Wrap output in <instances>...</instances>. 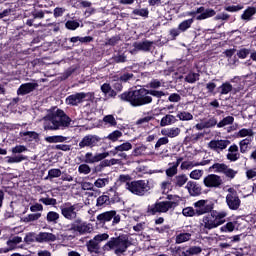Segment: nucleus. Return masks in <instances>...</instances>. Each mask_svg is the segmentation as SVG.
<instances>
[{"instance_id": "nucleus-60", "label": "nucleus", "mask_w": 256, "mask_h": 256, "mask_svg": "<svg viewBox=\"0 0 256 256\" xmlns=\"http://www.w3.org/2000/svg\"><path fill=\"white\" fill-rule=\"evenodd\" d=\"M225 11H228V13H237L238 11H241L243 9V5H232V6H226Z\"/></svg>"}, {"instance_id": "nucleus-38", "label": "nucleus", "mask_w": 256, "mask_h": 256, "mask_svg": "<svg viewBox=\"0 0 256 256\" xmlns=\"http://www.w3.org/2000/svg\"><path fill=\"white\" fill-rule=\"evenodd\" d=\"M220 95H228L233 91V85L229 82H224L220 87Z\"/></svg>"}, {"instance_id": "nucleus-12", "label": "nucleus", "mask_w": 256, "mask_h": 256, "mask_svg": "<svg viewBox=\"0 0 256 256\" xmlns=\"http://www.w3.org/2000/svg\"><path fill=\"white\" fill-rule=\"evenodd\" d=\"M82 208L83 205L79 203L72 204L71 202H66L60 205L61 215H63L65 219H68V221L77 219V212L81 211Z\"/></svg>"}, {"instance_id": "nucleus-62", "label": "nucleus", "mask_w": 256, "mask_h": 256, "mask_svg": "<svg viewBox=\"0 0 256 256\" xmlns=\"http://www.w3.org/2000/svg\"><path fill=\"white\" fill-rule=\"evenodd\" d=\"M24 241L27 243V245H31V243H37V236H35V233H29L25 236Z\"/></svg>"}, {"instance_id": "nucleus-23", "label": "nucleus", "mask_w": 256, "mask_h": 256, "mask_svg": "<svg viewBox=\"0 0 256 256\" xmlns=\"http://www.w3.org/2000/svg\"><path fill=\"white\" fill-rule=\"evenodd\" d=\"M131 149H133V144H131V142H124L112 149L110 154L115 157V155L123 153V151H131Z\"/></svg>"}, {"instance_id": "nucleus-49", "label": "nucleus", "mask_w": 256, "mask_h": 256, "mask_svg": "<svg viewBox=\"0 0 256 256\" xmlns=\"http://www.w3.org/2000/svg\"><path fill=\"white\" fill-rule=\"evenodd\" d=\"M62 172L59 168H52L48 171V178L49 179H55L57 177H61Z\"/></svg>"}, {"instance_id": "nucleus-29", "label": "nucleus", "mask_w": 256, "mask_h": 256, "mask_svg": "<svg viewBox=\"0 0 256 256\" xmlns=\"http://www.w3.org/2000/svg\"><path fill=\"white\" fill-rule=\"evenodd\" d=\"M189 181V178L187 177L186 174H179L176 175L174 178H172V183L174 187H183L185 183Z\"/></svg>"}, {"instance_id": "nucleus-31", "label": "nucleus", "mask_w": 256, "mask_h": 256, "mask_svg": "<svg viewBox=\"0 0 256 256\" xmlns=\"http://www.w3.org/2000/svg\"><path fill=\"white\" fill-rule=\"evenodd\" d=\"M67 139L69 138L63 135H54V136H48L44 138L46 143H65Z\"/></svg>"}, {"instance_id": "nucleus-54", "label": "nucleus", "mask_w": 256, "mask_h": 256, "mask_svg": "<svg viewBox=\"0 0 256 256\" xmlns=\"http://www.w3.org/2000/svg\"><path fill=\"white\" fill-rule=\"evenodd\" d=\"M119 41H121V36H112L111 38L106 39V45H110V47H115V45H117Z\"/></svg>"}, {"instance_id": "nucleus-33", "label": "nucleus", "mask_w": 256, "mask_h": 256, "mask_svg": "<svg viewBox=\"0 0 256 256\" xmlns=\"http://www.w3.org/2000/svg\"><path fill=\"white\" fill-rule=\"evenodd\" d=\"M177 122V118H175V116L171 115V114H167L166 116H164L161 121H160V126L161 127H167V125H171L173 123Z\"/></svg>"}, {"instance_id": "nucleus-58", "label": "nucleus", "mask_w": 256, "mask_h": 256, "mask_svg": "<svg viewBox=\"0 0 256 256\" xmlns=\"http://www.w3.org/2000/svg\"><path fill=\"white\" fill-rule=\"evenodd\" d=\"M78 172L83 173L84 175H89V173H91V167L89 166V164L84 162V164H81L78 167Z\"/></svg>"}, {"instance_id": "nucleus-19", "label": "nucleus", "mask_w": 256, "mask_h": 256, "mask_svg": "<svg viewBox=\"0 0 256 256\" xmlns=\"http://www.w3.org/2000/svg\"><path fill=\"white\" fill-rule=\"evenodd\" d=\"M186 189L191 197H199L203 191L201 185L195 181H188Z\"/></svg>"}, {"instance_id": "nucleus-42", "label": "nucleus", "mask_w": 256, "mask_h": 256, "mask_svg": "<svg viewBox=\"0 0 256 256\" xmlns=\"http://www.w3.org/2000/svg\"><path fill=\"white\" fill-rule=\"evenodd\" d=\"M173 187H175L173 185V178H168L161 183L162 191H173Z\"/></svg>"}, {"instance_id": "nucleus-51", "label": "nucleus", "mask_w": 256, "mask_h": 256, "mask_svg": "<svg viewBox=\"0 0 256 256\" xmlns=\"http://www.w3.org/2000/svg\"><path fill=\"white\" fill-rule=\"evenodd\" d=\"M104 123H108L110 127H117V120H115V116L113 115H106L103 118Z\"/></svg>"}, {"instance_id": "nucleus-47", "label": "nucleus", "mask_w": 256, "mask_h": 256, "mask_svg": "<svg viewBox=\"0 0 256 256\" xmlns=\"http://www.w3.org/2000/svg\"><path fill=\"white\" fill-rule=\"evenodd\" d=\"M79 22L77 20H68L65 23V27L66 29H68L69 31H75L76 29H79Z\"/></svg>"}, {"instance_id": "nucleus-50", "label": "nucleus", "mask_w": 256, "mask_h": 256, "mask_svg": "<svg viewBox=\"0 0 256 256\" xmlns=\"http://www.w3.org/2000/svg\"><path fill=\"white\" fill-rule=\"evenodd\" d=\"M254 135L253 129L242 128L238 132V137H253Z\"/></svg>"}, {"instance_id": "nucleus-40", "label": "nucleus", "mask_w": 256, "mask_h": 256, "mask_svg": "<svg viewBox=\"0 0 256 256\" xmlns=\"http://www.w3.org/2000/svg\"><path fill=\"white\" fill-rule=\"evenodd\" d=\"M234 121L235 118L233 116H227L217 124V127L221 129L222 127H226V125H233Z\"/></svg>"}, {"instance_id": "nucleus-25", "label": "nucleus", "mask_w": 256, "mask_h": 256, "mask_svg": "<svg viewBox=\"0 0 256 256\" xmlns=\"http://www.w3.org/2000/svg\"><path fill=\"white\" fill-rule=\"evenodd\" d=\"M20 137L28 143H31L32 141H36V143H38L39 141V133L35 131L20 132Z\"/></svg>"}, {"instance_id": "nucleus-52", "label": "nucleus", "mask_w": 256, "mask_h": 256, "mask_svg": "<svg viewBox=\"0 0 256 256\" xmlns=\"http://www.w3.org/2000/svg\"><path fill=\"white\" fill-rule=\"evenodd\" d=\"M38 219H41V213L28 214L24 217V222L31 223L32 221H38Z\"/></svg>"}, {"instance_id": "nucleus-2", "label": "nucleus", "mask_w": 256, "mask_h": 256, "mask_svg": "<svg viewBox=\"0 0 256 256\" xmlns=\"http://www.w3.org/2000/svg\"><path fill=\"white\" fill-rule=\"evenodd\" d=\"M69 125H71V117L62 109H57L54 113L44 117V131H59L67 129Z\"/></svg>"}, {"instance_id": "nucleus-7", "label": "nucleus", "mask_w": 256, "mask_h": 256, "mask_svg": "<svg viewBox=\"0 0 256 256\" xmlns=\"http://www.w3.org/2000/svg\"><path fill=\"white\" fill-rule=\"evenodd\" d=\"M225 217H227L226 211H217L213 210L210 214H207L202 218V224L204 229L211 231V229H217V227H221V225H225L226 221Z\"/></svg>"}, {"instance_id": "nucleus-55", "label": "nucleus", "mask_w": 256, "mask_h": 256, "mask_svg": "<svg viewBox=\"0 0 256 256\" xmlns=\"http://www.w3.org/2000/svg\"><path fill=\"white\" fill-rule=\"evenodd\" d=\"M52 149H54V151H71V145L68 144H56L52 146Z\"/></svg>"}, {"instance_id": "nucleus-9", "label": "nucleus", "mask_w": 256, "mask_h": 256, "mask_svg": "<svg viewBox=\"0 0 256 256\" xmlns=\"http://www.w3.org/2000/svg\"><path fill=\"white\" fill-rule=\"evenodd\" d=\"M217 12L212 8H207L200 6L192 9L191 11H187L183 13V17H192V19H196V21H205V19H209L211 17H215Z\"/></svg>"}, {"instance_id": "nucleus-18", "label": "nucleus", "mask_w": 256, "mask_h": 256, "mask_svg": "<svg viewBox=\"0 0 256 256\" xmlns=\"http://www.w3.org/2000/svg\"><path fill=\"white\" fill-rule=\"evenodd\" d=\"M37 87H39L38 83L28 82V83L21 84L17 89V95H21V96L29 95V93H33V91H35Z\"/></svg>"}, {"instance_id": "nucleus-15", "label": "nucleus", "mask_w": 256, "mask_h": 256, "mask_svg": "<svg viewBox=\"0 0 256 256\" xmlns=\"http://www.w3.org/2000/svg\"><path fill=\"white\" fill-rule=\"evenodd\" d=\"M194 209H196L197 217H201V215H207V213L213 212L215 203L209 200H198L194 203Z\"/></svg>"}, {"instance_id": "nucleus-46", "label": "nucleus", "mask_w": 256, "mask_h": 256, "mask_svg": "<svg viewBox=\"0 0 256 256\" xmlns=\"http://www.w3.org/2000/svg\"><path fill=\"white\" fill-rule=\"evenodd\" d=\"M202 252H203V248H201V246H191L186 250V253L189 256L200 255V253Z\"/></svg>"}, {"instance_id": "nucleus-17", "label": "nucleus", "mask_w": 256, "mask_h": 256, "mask_svg": "<svg viewBox=\"0 0 256 256\" xmlns=\"http://www.w3.org/2000/svg\"><path fill=\"white\" fill-rule=\"evenodd\" d=\"M87 97V93L85 92H77L75 94H71L66 98V104L71 105L72 107H77L80 103L85 101Z\"/></svg>"}, {"instance_id": "nucleus-41", "label": "nucleus", "mask_w": 256, "mask_h": 256, "mask_svg": "<svg viewBox=\"0 0 256 256\" xmlns=\"http://www.w3.org/2000/svg\"><path fill=\"white\" fill-rule=\"evenodd\" d=\"M132 15H136L137 17H144L145 19H147V17H149V8H136L132 11Z\"/></svg>"}, {"instance_id": "nucleus-37", "label": "nucleus", "mask_w": 256, "mask_h": 256, "mask_svg": "<svg viewBox=\"0 0 256 256\" xmlns=\"http://www.w3.org/2000/svg\"><path fill=\"white\" fill-rule=\"evenodd\" d=\"M46 221L48 223H53V225H56V223L59 221V213L55 211H50L46 215Z\"/></svg>"}, {"instance_id": "nucleus-21", "label": "nucleus", "mask_w": 256, "mask_h": 256, "mask_svg": "<svg viewBox=\"0 0 256 256\" xmlns=\"http://www.w3.org/2000/svg\"><path fill=\"white\" fill-rule=\"evenodd\" d=\"M36 241L37 243H53L54 241H57V236L49 232H40L37 235Z\"/></svg>"}, {"instance_id": "nucleus-24", "label": "nucleus", "mask_w": 256, "mask_h": 256, "mask_svg": "<svg viewBox=\"0 0 256 256\" xmlns=\"http://www.w3.org/2000/svg\"><path fill=\"white\" fill-rule=\"evenodd\" d=\"M151 47H153V41L149 40L134 43V48L137 49V51H144V53H149Z\"/></svg>"}, {"instance_id": "nucleus-35", "label": "nucleus", "mask_w": 256, "mask_h": 256, "mask_svg": "<svg viewBox=\"0 0 256 256\" xmlns=\"http://www.w3.org/2000/svg\"><path fill=\"white\" fill-rule=\"evenodd\" d=\"M195 22V20L193 18H189L187 20H183L179 25L178 28L180 29V31L182 33H185V31H187V29H191V25H193V23Z\"/></svg>"}, {"instance_id": "nucleus-20", "label": "nucleus", "mask_w": 256, "mask_h": 256, "mask_svg": "<svg viewBox=\"0 0 256 256\" xmlns=\"http://www.w3.org/2000/svg\"><path fill=\"white\" fill-rule=\"evenodd\" d=\"M231 145V141L229 140H211L208 143V146L213 151H223L224 149H227V146Z\"/></svg>"}, {"instance_id": "nucleus-56", "label": "nucleus", "mask_w": 256, "mask_h": 256, "mask_svg": "<svg viewBox=\"0 0 256 256\" xmlns=\"http://www.w3.org/2000/svg\"><path fill=\"white\" fill-rule=\"evenodd\" d=\"M114 63H127V56L125 53L117 54L112 57Z\"/></svg>"}, {"instance_id": "nucleus-63", "label": "nucleus", "mask_w": 256, "mask_h": 256, "mask_svg": "<svg viewBox=\"0 0 256 256\" xmlns=\"http://www.w3.org/2000/svg\"><path fill=\"white\" fill-rule=\"evenodd\" d=\"M251 53L250 49L242 48L237 52V57L239 59H247V56Z\"/></svg>"}, {"instance_id": "nucleus-53", "label": "nucleus", "mask_w": 256, "mask_h": 256, "mask_svg": "<svg viewBox=\"0 0 256 256\" xmlns=\"http://www.w3.org/2000/svg\"><path fill=\"white\" fill-rule=\"evenodd\" d=\"M135 75L130 72H124L121 76L117 77L122 83H127V81H131Z\"/></svg>"}, {"instance_id": "nucleus-13", "label": "nucleus", "mask_w": 256, "mask_h": 256, "mask_svg": "<svg viewBox=\"0 0 256 256\" xmlns=\"http://www.w3.org/2000/svg\"><path fill=\"white\" fill-rule=\"evenodd\" d=\"M96 219L99 225H105V223L112 221V226L115 227V225L121 223V215L117 214V211L115 210L103 212L99 214Z\"/></svg>"}, {"instance_id": "nucleus-43", "label": "nucleus", "mask_w": 256, "mask_h": 256, "mask_svg": "<svg viewBox=\"0 0 256 256\" xmlns=\"http://www.w3.org/2000/svg\"><path fill=\"white\" fill-rule=\"evenodd\" d=\"M180 121H193V114L191 112L182 111L177 114Z\"/></svg>"}, {"instance_id": "nucleus-1", "label": "nucleus", "mask_w": 256, "mask_h": 256, "mask_svg": "<svg viewBox=\"0 0 256 256\" xmlns=\"http://www.w3.org/2000/svg\"><path fill=\"white\" fill-rule=\"evenodd\" d=\"M146 87L148 89L139 88L124 91L122 94L118 95V99H120L122 103H129L131 107H145V105H151V103H153V97H156V99L165 97V92L155 90L161 87L160 80L153 79L146 85Z\"/></svg>"}, {"instance_id": "nucleus-8", "label": "nucleus", "mask_w": 256, "mask_h": 256, "mask_svg": "<svg viewBox=\"0 0 256 256\" xmlns=\"http://www.w3.org/2000/svg\"><path fill=\"white\" fill-rule=\"evenodd\" d=\"M126 189L133 195L143 197L151 191V186H149V180H133L131 182H126Z\"/></svg>"}, {"instance_id": "nucleus-30", "label": "nucleus", "mask_w": 256, "mask_h": 256, "mask_svg": "<svg viewBox=\"0 0 256 256\" xmlns=\"http://www.w3.org/2000/svg\"><path fill=\"white\" fill-rule=\"evenodd\" d=\"M181 133V129L179 128H167V129H162L161 134L164 135V137H170L173 139L174 137H178V135Z\"/></svg>"}, {"instance_id": "nucleus-16", "label": "nucleus", "mask_w": 256, "mask_h": 256, "mask_svg": "<svg viewBox=\"0 0 256 256\" xmlns=\"http://www.w3.org/2000/svg\"><path fill=\"white\" fill-rule=\"evenodd\" d=\"M203 183L210 189H219L223 185V179L217 174H209L204 178Z\"/></svg>"}, {"instance_id": "nucleus-32", "label": "nucleus", "mask_w": 256, "mask_h": 256, "mask_svg": "<svg viewBox=\"0 0 256 256\" xmlns=\"http://www.w3.org/2000/svg\"><path fill=\"white\" fill-rule=\"evenodd\" d=\"M256 14V8L253 6H249L246 10H244L243 14L241 15L242 21H251L253 15Z\"/></svg>"}, {"instance_id": "nucleus-5", "label": "nucleus", "mask_w": 256, "mask_h": 256, "mask_svg": "<svg viewBox=\"0 0 256 256\" xmlns=\"http://www.w3.org/2000/svg\"><path fill=\"white\" fill-rule=\"evenodd\" d=\"M133 243L129 240V235L120 234L117 237H111L110 240L103 246L104 251H114L115 255L121 256L127 253L129 247Z\"/></svg>"}, {"instance_id": "nucleus-28", "label": "nucleus", "mask_w": 256, "mask_h": 256, "mask_svg": "<svg viewBox=\"0 0 256 256\" xmlns=\"http://www.w3.org/2000/svg\"><path fill=\"white\" fill-rule=\"evenodd\" d=\"M104 194H106V197H108L110 205H114V203H119V201H121V198H119V193L113 188H110L108 191L104 192Z\"/></svg>"}, {"instance_id": "nucleus-64", "label": "nucleus", "mask_w": 256, "mask_h": 256, "mask_svg": "<svg viewBox=\"0 0 256 256\" xmlns=\"http://www.w3.org/2000/svg\"><path fill=\"white\" fill-rule=\"evenodd\" d=\"M201 177H203V170H193L190 173V179H195L196 181H198V179H201Z\"/></svg>"}, {"instance_id": "nucleus-57", "label": "nucleus", "mask_w": 256, "mask_h": 256, "mask_svg": "<svg viewBox=\"0 0 256 256\" xmlns=\"http://www.w3.org/2000/svg\"><path fill=\"white\" fill-rule=\"evenodd\" d=\"M185 81L187 83H195L196 81H199V73H189L185 77Z\"/></svg>"}, {"instance_id": "nucleus-22", "label": "nucleus", "mask_w": 256, "mask_h": 256, "mask_svg": "<svg viewBox=\"0 0 256 256\" xmlns=\"http://www.w3.org/2000/svg\"><path fill=\"white\" fill-rule=\"evenodd\" d=\"M100 91H102L103 95L108 99H115L117 97V91L113 89L110 83L105 82L100 86Z\"/></svg>"}, {"instance_id": "nucleus-39", "label": "nucleus", "mask_w": 256, "mask_h": 256, "mask_svg": "<svg viewBox=\"0 0 256 256\" xmlns=\"http://www.w3.org/2000/svg\"><path fill=\"white\" fill-rule=\"evenodd\" d=\"M236 222H228L220 228L221 233H233L235 231Z\"/></svg>"}, {"instance_id": "nucleus-27", "label": "nucleus", "mask_w": 256, "mask_h": 256, "mask_svg": "<svg viewBox=\"0 0 256 256\" xmlns=\"http://www.w3.org/2000/svg\"><path fill=\"white\" fill-rule=\"evenodd\" d=\"M86 247L89 253H95L96 255L101 251V246L99 245V242L95 240V238L89 240L86 244Z\"/></svg>"}, {"instance_id": "nucleus-6", "label": "nucleus", "mask_w": 256, "mask_h": 256, "mask_svg": "<svg viewBox=\"0 0 256 256\" xmlns=\"http://www.w3.org/2000/svg\"><path fill=\"white\" fill-rule=\"evenodd\" d=\"M167 199L169 201H156L152 205H148L146 213L147 215H157V213H167L170 209H175L179 207L181 197L175 195H168Z\"/></svg>"}, {"instance_id": "nucleus-48", "label": "nucleus", "mask_w": 256, "mask_h": 256, "mask_svg": "<svg viewBox=\"0 0 256 256\" xmlns=\"http://www.w3.org/2000/svg\"><path fill=\"white\" fill-rule=\"evenodd\" d=\"M112 87H113L112 89L116 91V93H121V91H123V82L118 78L114 79L112 81Z\"/></svg>"}, {"instance_id": "nucleus-11", "label": "nucleus", "mask_w": 256, "mask_h": 256, "mask_svg": "<svg viewBox=\"0 0 256 256\" xmlns=\"http://www.w3.org/2000/svg\"><path fill=\"white\" fill-rule=\"evenodd\" d=\"M209 171H213L214 173H222V175H224L225 179L228 181H233V179H235L239 173V171L229 167V165L219 162H216L210 166Z\"/></svg>"}, {"instance_id": "nucleus-4", "label": "nucleus", "mask_w": 256, "mask_h": 256, "mask_svg": "<svg viewBox=\"0 0 256 256\" xmlns=\"http://www.w3.org/2000/svg\"><path fill=\"white\" fill-rule=\"evenodd\" d=\"M120 137H123V132H121L120 130H115L104 138H101L97 135L88 134L82 138V140L78 144V147L80 149H85V147L93 149V147H101L105 139H109L110 141H112V143H115L116 141H119Z\"/></svg>"}, {"instance_id": "nucleus-3", "label": "nucleus", "mask_w": 256, "mask_h": 256, "mask_svg": "<svg viewBox=\"0 0 256 256\" xmlns=\"http://www.w3.org/2000/svg\"><path fill=\"white\" fill-rule=\"evenodd\" d=\"M108 156H109V152H102V153H95V154H93V152H87L81 161L82 163H86L88 165H95V163H99V165L95 166V171L99 173L103 171L105 167H111L119 163V160L115 158L108 160L107 159Z\"/></svg>"}, {"instance_id": "nucleus-44", "label": "nucleus", "mask_w": 256, "mask_h": 256, "mask_svg": "<svg viewBox=\"0 0 256 256\" xmlns=\"http://www.w3.org/2000/svg\"><path fill=\"white\" fill-rule=\"evenodd\" d=\"M201 137H204L203 133L192 134L191 136H186L184 141L185 143H197V141L200 140Z\"/></svg>"}, {"instance_id": "nucleus-59", "label": "nucleus", "mask_w": 256, "mask_h": 256, "mask_svg": "<svg viewBox=\"0 0 256 256\" xmlns=\"http://www.w3.org/2000/svg\"><path fill=\"white\" fill-rule=\"evenodd\" d=\"M39 203H43V205H52L55 207L57 205V199L55 198H40Z\"/></svg>"}, {"instance_id": "nucleus-34", "label": "nucleus", "mask_w": 256, "mask_h": 256, "mask_svg": "<svg viewBox=\"0 0 256 256\" xmlns=\"http://www.w3.org/2000/svg\"><path fill=\"white\" fill-rule=\"evenodd\" d=\"M109 205H111V202L109 201V198L104 192L102 196H99L97 198L96 207H107Z\"/></svg>"}, {"instance_id": "nucleus-10", "label": "nucleus", "mask_w": 256, "mask_h": 256, "mask_svg": "<svg viewBox=\"0 0 256 256\" xmlns=\"http://www.w3.org/2000/svg\"><path fill=\"white\" fill-rule=\"evenodd\" d=\"M67 227V231H72V233H77L78 235L93 233V224L82 221L80 218L74 219Z\"/></svg>"}, {"instance_id": "nucleus-14", "label": "nucleus", "mask_w": 256, "mask_h": 256, "mask_svg": "<svg viewBox=\"0 0 256 256\" xmlns=\"http://www.w3.org/2000/svg\"><path fill=\"white\" fill-rule=\"evenodd\" d=\"M226 205L230 211H237L239 207H241V198H239V194L234 188L228 189V194L226 195Z\"/></svg>"}, {"instance_id": "nucleus-26", "label": "nucleus", "mask_w": 256, "mask_h": 256, "mask_svg": "<svg viewBox=\"0 0 256 256\" xmlns=\"http://www.w3.org/2000/svg\"><path fill=\"white\" fill-rule=\"evenodd\" d=\"M32 17L33 18L26 21V25H28V27H37V24H35V19H43V17H45V12H43V10H34L32 12Z\"/></svg>"}, {"instance_id": "nucleus-61", "label": "nucleus", "mask_w": 256, "mask_h": 256, "mask_svg": "<svg viewBox=\"0 0 256 256\" xmlns=\"http://www.w3.org/2000/svg\"><path fill=\"white\" fill-rule=\"evenodd\" d=\"M109 183V178H98L95 182L94 185L98 189H101L102 187H105Z\"/></svg>"}, {"instance_id": "nucleus-36", "label": "nucleus", "mask_w": 256, "mask_h": 256, "mask_svg": "<svg viewBox=\"0 0 256 256\" xmlns=\"http://www.w3.org/2000/svg\"><path fill=\"white\" fill-rule=\"evenodd\" d=\"M191 240V233H180L176 236V243L181 245V243H187V241Z\"/></svg>"}, {"instance_id": "nucleus-45", "label": "nucleus", "mask_w": 256, "mask_h": 256, "mask_svg": "<svg viewBox=\"0 0 256 256\" xmlns=\"http://www.w3.org/2000/svg\"><path fill=\"white\" fill-rule=\"evenodd\" d=\"M182 214L184 215V217H197V210L193 207H186L183 208Z\"/></svg>"}]
</instances>
